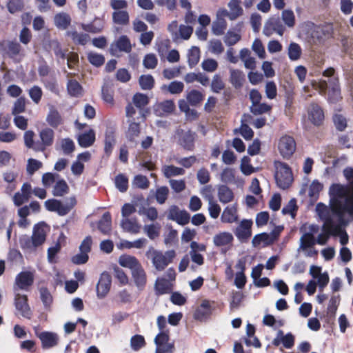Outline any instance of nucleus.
<instances>
[{
  "mask_svg": "<svg viewBox=\"0 0 353 353\" xmlns=\"http://www.w3.org/2000/svg\"><path fill=\"white\" fill-rule=\"evenodd\" d=\"M316 212L320 219L323 221V228L332 236H339L340 243L344 245L348 243L349 237L347 232L341 229L342 226L347 225L350 221L345 218V213L341 216L337 210L330 205L319 203L316 205Z\"/></svg>",
  "mask_w": 353,
  "mask_h": 353,
  "instance_id": "f257e3e1",
  "label": "nucleus"
},
{
  "mask_svg": "<svg viewBox=\"0 0 353 353\" xmlns=\"http://www.w3.org/2000/svg\"><path fill=\"white\" fill-rule=\"evenodd\" d=\"M329 205L341 216L347 214L353 220V184L352 188L341 184H332L329 189Z\"/></svg>",
  "mask_w": 353,
  "mask_h": 353,
  "instance_id": "f03ea898",
  "label": "nucleus"
},
{
  "mask_svg": "<svg viewBox=\"0 0 353 353\" xmlns=\"http://www.w3.org/2000/svg\"><path fill=\"white\" fill-rule=\"evenodd\" d=\"M329 205L341 216L347 214L353 220V184L352 188L341 184H332L329 189Z\"/></svg>",
  "mask_w": 353,
  "mask_h": 353,
  "instance_id": "7ed1b4c3",
  "label": "nucleus"
},
{
  "mask_svg": "<svg viewBox=\"0 0 353 353\" xmlns=\"http://www.w3.org/2000/svg\"><path fill=\"white\" fill-rule=\"evenodd\" d=\"M48 228L44 223L35 225L33 228L32 235H22L19 238L21 248L29 252L34 251L37 247L41 245L46 241Z\"/></svg>",
  "mask_w": 353,
  "mask_h": 353,
  "instance_id": "20e7f679",
  "label": "nucleus"
},
{
  "mask_svg": "<svg viewBox=\"0 0 353 353\" xmlns=\"http://www.w3.org/2000/svg\"><path fill=\"white\" fill-rule=\"evenodd\" d=\"M335 70L333 68H329L323 72V76L330 77L327 82L325 80H320L315 86V88L319 89L321 92L325 93L328 89V98L332 102L338 101L341 97V89L339 78L334 76Z\"/></svg>",
  "mask_w": 353,
  "mask_h": 353,
  "instance_id": "39448f33",
  "label": "nucleus"
},
{
  "mask_svg": "<svg viewBox=\"0 0 353 353\" xmlns=\"http://www.w3.org/2000/svg\"><path fill=\"white\" fill-rule=\"evenodd\" d=\"M145 256L152 261L157 270L163 271L172 261L176 253L174 250L163 252L150 247L146 252Z\"/></svg>",
  "mask_w": 353,
  "mask_h": 353,
  "instance_id": "423d86ee",
  "label": "nucleus"
},
{
  "mask_svg": "<svg viewBox=\"0 0 353 353\" xmlns=\"http://www.w3.org/2000/svg\"><path fill=\"white\" fill-rule=\"evenodd\" d=\"M275 179L277 185L285 190L288 188L293 181L292 174L290 167L284 163H276Z\"/></svg>",
  "mask_w": 353,
  "mask_h": 353,
  "instance_id": "0eeeda50",
  "label": "nucleus"
},
{
  "mask_svg": "<svg viewBox=\"0 0 353 353\" xmlns=\"http://www.w3.org/2000/svg\"><path fill=\"white\" fill-rule=\"evenodd\" d=\"M170 336L167 332H159L154 338L155 353H174V345L169 343Z\"/></svg>",
  "mask_w": 353,
  "mask_h": 353,
  "instance_id": "6e6552de",
  "label": "nucleus"
},
{
  "mask_svg": "<svg viewBox=\"0 0 353 353\" xmlns=\"http://www.w3.org/2000/svg\"><path fill=\"white\" fill-rule=\"evenodd\" d=\"M319 231V226L316 225H310L308 230L300 238V243L298 250L306 251L307 248L313 247L316 244L314 234Z\"/></svg>",
  "mask_w": 353,
  "mask_h": 353,
  "instance_id": "1a4fd4ad",
  "label": "nucleus"
},
{
  "mask_svg": "<svg viewBox=\"0 0 353 353\" xmlns=\"http://www.w3.org/2000/svg\"><path fill=\"white\" fill-rule=\"evenodd\" d=\"M278 149L283 158L289 159L296 150L294 139L290 136H283L279 141Z\"/></svg>",
  "mask_w": 353,
  "mask_h": 353,
  "instance_id": "9d476101",
  "label": "nucleus"
},
{
  "mask_svg": "<svg viewBox=\"0 0 353 353\" xmlns=\"http://www.w3.org/2000/svg\"><path fill=\"white\" fill-rule=\"evenodd\" d=\"M285 30L284 26L279 17H270L264 24L263 33L266 37H270L274 33L282 36Z\"/></svg>",
  "mask_w": 353,
  "mask_h": 353,
  "instance_id": "9b49d317",
  "label": "nucleus"
},
{
  "mask_svg": "<svg viewBox=\"0 0 353 353\" xmlns=\"http://www.w3.org/2000/svg\"><path fill=\"white\" fill-rule=\"evenodd\" d=\"M168 219L184 225L189 223L190 216L187 211L181 210L177 206L172 205L169 209Z\"/></svg>",
  "mask_w": 353,
  "mask_h": 353,
  "instance_id": "f8f14e48",
  "label": "nucleus"
},
{
  "mask_svg": "<svg viewBox=\"0 0 353 353\" xmlns=\"http://www.w3.org/2000/svg\"><path fill=\"white\" fill-rule=\"evenodd\" d=\"M177 135L179 137L178 143L184 149L192 150L196 134L190 130H178Z\"/></svg>",
  "mask_w": 353,
  "mask_h": 353,
  "instance_id": "ddd939ff",
  "label": "nucleus"
},
{
  "mask_svg": "<svg viewBox=\"0 0 353 353\" xmlns=\"http://www.w3.org/2000/svg\"><path fill=\"white\" fill-rule=\"evenodd\" d=\"M54 131L50 128H45L39 133L41 142H38L34 148V150L44 151L46 148L50 146L54 141Z\"/></svg>",
  "mask_w": 353,
  "mask_h": 353,
  "instance_id": "4468645a",
  "label": "nucleus"
},
{
  "mask_svg": "<svg viewBox=\"0 0 353 353\" xmlns=\"http://www.w3.org/2000/svg\"><path fill=\"white\" fill-rule=\"evenodd\" d=\"M111 285L110 275L104 272L101 274L99 280L97 285V295L99 299L104 298L110 291Z\"/></svg>",
  "mask_w": 353,
  "mask_h": 353,
  "instance_id": "2eb2a0df",
  "label": "nucleus"
},
{
  "mask_svg": "<svg viewBox=\"0 0 353 353\" xmlns=\"http://www.w3.org/2000/svg\"><path fill=\"white\" fill-rule=\"evenodd\" d=\"M34 274L30 271H23L15 278V285L20 290H27L34 282Z\"/></svg>",
  "mask_w": 353,
  "mask_h": 353,
  "instance_id": "dca6fc26",
  "label": "nucleus"
},
{
  "mask_svg": "<svg viewBox=\"0 0 353 353\" xmlns=\"http://www.w3.org/2000/svg\"><path fill=\"white\" fill-rule=\"evenodd\" d=\"M252 225L251 220H243L235 230L236 236L241 241L248 240L252 235Z\"/></svg>",
  "mask_w": 353,
  "mask_h": 353,
  "instance_id": "f3484780",
  "label": "nucleus"
},
{
  "mask_svg": "<svg viewBox=\"0 0 353 353\" xmlns=\"http://www.w3.org/2000/svg\"><path fill=\"white\" fill-rule=\"evenodd\" d=\"M14 305L17 310L26 318L30 319L31 316L30 308L28 304L26 295H21L19 293L15 294Z\"/></svg>",
  "mask_w": 353,
  "mask_h": 353,
  "instance_id": "a211bd4d",
  "label": "nucleus"
},
{
  "mask_svg": "<svg viewBox=\"0 0 353 353\" xmlns=\"http://www.w3.org/2000/svg\"><path fill=\"white\" fill-rule=\"evenodd\" d=\"M132 50L130 40L125 35H122L110 46V51L112 54L117 52H130Z\"/></svg>",
  "mask_w": 353,
  "mask_h": 353,
  "instance_id": "6ab92c4d",
  "label": "nucleus"
},
{
  "mask_svg": "<svg viewBox=\"0 0 353 353\" xmlns=\"http://www.w3.org/2000/svg\"><path fill=\"white\" fill-rule=\"evenodd\" d=\"M6 50L7 54L12 59L19 61L24 57L21 45L13 41L6 42Z\"/></svg>",
  "mask_w": 353,
  "mask_h": 353,
  "instance_id": "aec40b11",
  "label": "nucleus"
},
{
  "mask_svg": "<svg viewBox=\"0 0 353 353\" xmlns=\"http://www.w3.org/2000/svg\"><path fill=\"white\" fill-rule=\"evenodd\" d=\"M309 119L316 125H320L323 119L324 114L321 107L316 103H311L307 110Z\"/></svg>",
  "mask_w": 353,
  "mask_h": 353,
  "instance_id": "412c9836",
  "label": "nucleus"
},
{
  "mask_svg": "<svg viewBox=\"0 0 353 353\" xmlns=\"http://www.w3.org/2000/svg\"><path fill=\"white\" fill-rule=\"evenodd\" d=\"M41 341L42 347L45 349L51 348L57 345L59 336L56 333L43 332L38 334Z\"/></svg>",
  "mask_w": 353,
  "mask_h": 353,
  "instance_id": "4be33fe9",
  "label": "nucleus"
},
{
  "mask_svg": "<svg viewBox=\"0 0 353 353\" xmlns=\"http://www.w3.org/2000/svg\"><path fill=\"white\" fill-rule=\"evenodd\" d=\"M131 276L135 285L142 290L147 283L146 272L142 265H139L137 269L131 272Z\"/></svg>",
  "mask_w": 353,
  "mask_h": 353,
  "instance_id": "5701e85b",
  "label": "nucleus"
},
{
  "mask_svg": "<svg viewBox=\"0 0 353 353\" xmlns=\"http://www.w3.org/2000/svg\"><path fill=\"white\" fill-rule=\"evenodd\" d=\"M118 263L121 267L130 269L131 272L141 265L135 256L129 254L121 255L118 259Z\"/></svg>",
  "mask_w": 353,
  "mask_h": 353,
  "instance_id": "b1692460",
  "label": "nucleus"
},
{
  "mask_svg": "<svg viewBox=\"0 0 353 353\" xmlns=\"http://www.w3.org/2000/svg\"><path fill=\"white\" fill-rule=\"evenodd\" d=\"M175 109V105L172 100H166L157 103L154 107L155 114L159 117H163L172 113Z\"/></svg>",
  "mask_w": 353,
  "mask_h": 353,
  "instance_id": "393cba45",
  "label": "nucleus"
},
{
  "mask_svg": "<svg viewBox=\"0 0 353 353\" xmlns=\"http://www.w3.org/2000/svg\"><path fill=\"white\" fill-rule=\"evenodd\" d=\"M308 27V35H310L314 39L319 40L323 35L330 34V27H323L320 26H316L312 23L307 24Z\"/></svg>",
  "mask_w": 353,
  "mask_h": 353,
  "instance_id": "a878e982",
  "label": "nucleus"
},
{
  "mask_svg": "<svg viewBox=\"0 0 353 353\" xmlns=\"http://www.w3.org/2000/svg\"><path fill=\"white\" fill-rule=\"evenodd\" d=\"M239 219L236 204L227 206L223 211L221 220L223 223H232Z\"/></svg>",
  "mask_w": 353,
  "mask_h": 353,
  "instance_id": "bb28decb",
  "label": "nucleus"
},
{
  "mask_svg": "<svg viewBox=\"0 0 353 353\" xmlns=\"http://www.w3.org/2000/svg\"><path fill=\"white\" fill-rule=\"evenodd\" d=\"M219 200L222 203H228L233 201L234 193L232 190L225 185H220L217 188Z\"/></svg>",
  "mask_w": 353,
  "mask_h": 353,
  "instance_id": "cd10ccee",
  "label": "nucleus"
},
{
  "mask_svg": "<svg viewBox=\"0 0 353 353\" xmlns=\"http://www.w3.org/2000/svg\"><path fill=\"white\" fill-rule=\"evenodd\" d=\"M46 121L52 128H57L62 123V117L58 110L52 105L50 106Z\"/></svg>",
  "mask_w": 353,
  "mask_h": 353,
  "instance_id": "c85d7f7f",
  "label": "nucleus"
},
{
  "mask_svg": "<svg viewBox=\"0 0 353 353\" xmlns=\"http://www.w3.org/2000/svg\"><path fill=\"white\" fill-rule=\"evenodd\" d=\"M230 81L235 88H240L245 81V74L237 69H230Z\"/></svg>",
  "mask_w": 353,
  "mask_h": 353,
  "instance_id": "c756f323",
  "label": "nucleus"
},
{
  "mask_svg": "<svg viewBox=\"0 0 353 353\" xmlns=\"http://www.w3.org/2000/svg\"><path fill=\"white\" fill-rule=\"evenodd\" d=\"M239 58L243 62L245 68L250 70H254L256 68L255 58L251 56V52L248 48L241 50Z\"/></svg>",
  "mask_w": 353,
  "mask_h": 353,
  "instance_id": "7c9ffc66",
  "label": "nucleus"
},
{
  "mask_svg": "<svg viewBox=\"0 0 353 353\" xmlns=\"http://www.w3.org/2000/svg\"><path fill=\"white\" fill-rule=\"evenodd\" d=\"M121 225L125 231L132 234L139 233L141 229V225L136 219L123 218Z\"/></svg>",
  "mask_w": 353,
  "mask_h": 353,
  "instance_id": "2f4dec72",
  "label": "nucleus"
},
{
  "mask_svg": "<svg viewBox=\"0 0 353 353\" xmlns=\"http://www.w3.org/2000/svg\"><path fill=\"white\" fill-rule=\"evenodd\" d=\"M18 176V173L12 170H7L3 173V180L9 183V185L6 188V193L10 194L14 190H15L16 185V179Z\"/></svg>",
  "mask_w": 353,
  "mask_h": 353,
  "instance_id": "473e14b6",
  "label": "nucleus"
},
{
  "mask_svg": "<svg viewBox=\"0 0 353 353\" xmlns=\"http://www.w3.org/2000/svg\"><path fill=\"white\" fill-rule=\"evenodd\" d=\"M233 241V236L228 232H222L216 234L213 237V243L217 247L225 246Z\"/></svg>",
  "mask_w": 353,
  "mask_h": 353,
  "instance_id": "72a5a7b5",
  "label": "nucleus"
},
{
  "mask_svg": "<svg viewBox=\"0 0 353 353\" xmlns=\"http://www.w3.org/2000/svg\"><path fill=\"white\" fill-rule=\"evenodd\" d=\"M77 204V200L74 196H70L66 199L65 203L59 201V205L57 207L56 212L60 216L66 215Z\"/></svg>",
  "mask_w": 353,
  "mask_h": 353,
  "instance_id": "f704fd0d",
  "label": "nucleus"
},
{
  "mask_svg": "<svg viewBox=\"0 0 353 353\" xmlns=\"http://www.w3.org/2000/svg\"><path fill=\"white\" fill-rule=\"evenodd\" d=\"M82 29L91 33L101 32L104 28V21L99 18H95L94 20L88 24H82Z\"/></svg>",
  "mask_w": 353,
  "mask_h": 353,
  "instance_id": "c9c22d12",
  "label": "nucleus"
},
{
  "mask_svg": "<svg viewBox=\"0 0 353 353\" xmlns=\"http://www.w3.org/2000/svg\"><path fill=\"white\" fill-rule=\"evenodd\" d=\"M66 35L70 37L75 44L84 46L90 40V36L88 34L79 33L74 30L68 31Z\"/></svg>",
  "mask_w": 353,
  "mask_h": 353,
  "instance_id": "e433bc0d",
  "label": "nucleus"
},
{
  "mask_svg": "<svg viewBox=\"0 0 353 353\" xmlns=\"http://www.w3.org/2000/svg\"><path fill=\"white\" fill-rule=\"evenodd\" d=\"M112 21L115 24L126 26L130 22V15L127 10L114 11L112 12Z\"/></svg>",
  "mask_w": 353,
  "mask_h": 353,
  "instance_id": "4c0bfd02",
  "label": "nucleus"
},
{
  "mask_svg": "<svg viewBox=\"0 0 353 353\" xmlns=\"http://www.w3.org/2000/svg\"><path fill=\"white\" fill-rule=\"evenodd\" d=\"M95 141V133L93 130L80 134L78 137V143L83 148L90 147Z\"/></svg>",
  "mask_w": 353,
  "mask_h": 353,
  "instance_id": "58836bf2",
  "label": "nucleus"
},
{
  "mask_svg": "<svg viewBox=\"0 0 353 353\" xmlns=\"http://www.w3.org/2000/svg\"><path fill=\"white\" fill-rule=\"evenodd\" d=\"M228 6L230 9V19L234 20L243 14L240 0H230Z\"/></svg>",
  "mask_w": 353,
  "mask_h": 353,
  "instance_id": "ea45409f",
  "label": "nucleus"
},
{
  "mask_svg": "<svg viewBox=\"0 0 353 353\" xmlns=\"http://www.w3.org/2000/svg\"><path fill=\"white\" fill-rule=\"evenodd\" d=\"M54 21L58 28L65 30L70 24L71 19L67 13L60 12L54 16Z\"/></svg>",
  "mask_w": 353,
  "mask_h": 353,
  "instance_id": "a19ab883",
  "label": "nucleus"
},
{
  "mask_svg": "<svg viewBox=\"0 0 353 353\" xmlns=\"http://www.w3.org/2000/svg\"><path fill=\"white\" fill-rule=\"evenodd\" d=\"M114 144V132L112 130H107L105 134L104 151L108 157L111 154Z\"/></svg>",
  "mask_w": 353,
  "mask_h": 353,
  "instance_id": "79ce46f5",
  "label": "nucleus"
},
{
  "mask_svg": "<svg viewBox=\"0 0 353 353\" xmlns=\"http://www.w3.org/2000/svg\"><path fill=\"white\" fill-rule=\"evenodd\" d=\"M323 185L318 180H314L309 187L308 196L311 201H316L319 196L320 192L323 190Z\"/></svg>",
  "mask_w": 353,
  "mask_h": 353,
  "instance_id": "37998d69",
  "label": "nucleus"
},
{
  "mask_svg": "<svg viewBox=\"0 0 353 353\" xmlns=\"http://www.w3.org/2000/svg\"><path fill=\"white\" fill-rule=\"evenodd\" d=\"M210 313V304L207 300L201 302V305L197 307L194 313L196 319L201 320Z\"/></svg>",
  "mask_w": 353,
  "mask_h": 353,
  "instance_id": "c03bdc74",
  "label": "nucleus"
},
{
  "mask_svg": "<svg viewBox=\"0 0 353 353\" xmlns=\"http://www.w3.org/2000/svg\"><path fill=\"white\" fill-rule=\"evenodd\" d=\"M68 191L69 186L67 183L63 179H61L56 182L52 190V194L54 196H63L68 194Z\"/></svg>",
  "mask_w": 353,
  "mask_h": 353,
  "instance_id": "a18cd8bd",
  "label": "nucleus"
},
{
  "mask_svg": "<svg viewBox=\"0 0 353 353\" xmlns=\"http://www.w3.org/2000/svg\"><path fill=\"white\" fill-rule=\"evenodd\" d=\"M111 216L109 212H105L99 222V230L103 234H108L111 230Z\"/></svg>",
  "mask_w": 353,
  "mask_h": 353,
  "instance_id": "49530a36",
  "label": "nucleus"
},
{
  "mask_svg": "<svg viewBox=\"0 0 353 353\" xmlns=\"http://www.w3.org/2000/svg\"><path fill=\"white\" fill-rule=\"evenodd\" d=\"M302 54L301 46L294 42L290 43L288 48V54L291 61H296L300 59Z\"/></svg>",
  "mask_w": 353,
  "mask_h": 353,
  "instance_id": "de8ad7c7",
  "label": "nucleus"
},
{
  "mask_svg": "<svg viewBox=\"0 0 353 353\" xmlns=\"http://www.w3.org/2000/svg\"><path fill=\"white\" fill-rule=\"evenodd\" d=\"M162 172L163 175L166 178H170L172 176L183 175L185 173V170L181 168H178L174 165H164L162 168Z\"/></svg>",
  "mask_w": 353,
  "mask_h": 353,
  "instance_id": "09e8293b",
  "label": "nucleus"
},
{
  "mask_svg": "<svg viewBox=\"0 0 353 353\" xmlns=\"http://www.w3.org/2000/svg\"><path fill=\"white\" fill-rule=\"evenodd\" d=\"M138 213L140 215L145 216L151 221H154L158 218V211L154 207L141 206L139 208Z\"/></svg>",
  "mask_w": 353,
  "mask_h": 353,
  "instance_id": "8fccbe9b",
  "label": "nucleus"
},
{
  "mask_svg": "<svg viewBox=\"0 0 353 353\" xmlns=\"http://www.w3.org/2000/svg\"><path fill=\"white\" fill-rule=\"evenodd\" d=\"M227 28V23L225 19H216L212 23V32L216 36L223 34Z\"/></svg>",
  "mask_w": 353,
  "mask_h": 353,
  "instance_id": "3c124183",
  "label": "nucleus"
},
{
  "mask_svg": "<svg viewBox=\"0 0 353 353\" xmlns=\"http://www.w3.org/2000/svg\"><path fill=\"white\" fill-rule=\"evenodd\" d=\"M200 59V50L198 47H192L188 52V62L190 68L196 65Z\"/></svg>",
  "mask_w": 353,
  "mask_h": 353,
  "instance_id": "603ef678",
  "label": "nucleus"
},
{
  "mask_svg": "<svg viewBox=\"0 0 353 353\" xmlns=\"http://www.w3.org/2000/svg\"><path fill=\"white\" fill-rule=\"evenodd\" d=\"M141 133L140 125L139 123L130 121L126 133L127 138L133 141Z\"/></svg>",
  "mask_w": 353,
  "mask_h": 353,
  "instance_id": "864d4df0",
  "label": "nucleus"
},
{
  "mask_svg": "<svg viewBox=\"0 0 353 353\" xmlns=\"http://www.w3.org/2000/svg\"><path fill=\"white\" fill-rule=\"evenodd\" d=\"M154 287L158 294H166L170 290V284L165 279H158L155 282Z\"/></svg>",
  "mask_w": 353,
  "mask_h": 353,
  "instance_id": "5fc2aeb1",
  "label": "nucleus"
},
{
  "mask_svg": "<svg viewBox=\"0 0 353 353\" xmlns=\"http://www.w3.org/2000/svg\"><path fill=\"white\" fill-rule=\"evenodd\" d=\"M186 99L190 105H196L203 101V95L200 91L192 90L187 94Z\"/></svg>",
  "mask_w": 353,
  "mask_h": 353,
  "instance_id": "6e6d98bb",
  "label": "nucleus"
},
{
  "mask_svg": "<svg viewBox=\"0 0 353 353\" xmlns=\"http://www.w3.org/2000/svg\"><path fill=\"white\" fill-rule=\"evenodd\" d=\"M221 180L225 183L235 182V170L231 168H225L221 173Z\"/></svg>",
  "mask_w": 353,
  "mask_h": 353,
  "instance_id": "4d7b16f0",
  "label": "nucleus"
},
{
  "mask_svg": "<svg viewBox=\"0 0 353 353\" xmlns=\"http://www.w3.org/2000/svg\"><path fill=\"white\" fill-rule=\"evenodd\" d=\"M281 19L285 26L293 28L295 25V16L292 10H284L281 13Z\"/></svg>",
  "mask_w": 353,
  "mask_h": 353,
  "instance_id": "13d9d810",
  "label": "nucleus"
},
{
  "mask_svg": "<svg viewBox=\"0 0 353 353\" xmlns=\"http://www.w3.org/2000/svg\"><path fill=\"white\" fill-rule=\"evenodd\" d=\"M168 194V188L166 186H161L157 188L154 196L158 203L163 204L167 200Z\"/></svg>",
  "mask_w": 353,
  "mask_h": 353,
  "instance_id": "bf43d9fd",
  "label": "nucleus"
},
{
  "mask_svg": "<svg viewBox=\"0 0 353 353\" xmlns=\"http://www.w3.org/2000/svg\"><path fill=\"white\" fill-rule=\"evenodd\" d=\"M68 93L73 97H78L82 93V88L76 80H70L67 85Z\"/></svg>",
  "mask_w": 353,
  "mask_h": 353,
  "instance_id": "052dcab7",
  "label": "nucleus"
},
{
  "mask_svg": "<svg viewBox=\"0 0 353 353\" xmlns=\"http://www.w3.org/2000/svg\"><path fill=\"white\" fill-rule=\"evenodd\" d=\"M43 166L42 162L34 159H28L26 166V171L29 175H32L36 171L39 170Z\"/></svg>",
  "mask_w": 353,
  "mask_h": 353,
  "instance_id": "680f3d73",
  "label": "nucleus"
},
{
  "mask_svg": "<svg viewBox=\"0 0 353 353\" xmlns=\"http://www.w3.org/2000/svg\"><path fill=\"white\" fill-rule=\"evenodd\" d=\"M145 345V339L143 336L137 334L133 336L130 339V346L134 351L139 350Z\"/></svg>",
  "mask_w": 353,
  "mask_h": 353,
  "instance_id": "e2e57ef3",
  "label": "nucleus"
},
{
  "mask_svg": "<svg viewBox=\"0 0 353 353\" xmlns=\"http://www.w3.org/2000/svg\"><path fill=\"white\" fill-rule=\"evenodd\" d=\"M132 185L140 189H147L150 185V181L145 176L139 174L134 176Z\"/></svg>",
  "mask_w": 353,
  "mask_h": 353,
  "instance_id": "0e129e2a",
  "label": "nucleus"
},
{
  "mask_svg": "<svg viewBox=\"0 0 353 353\" xmlns=\"http://www.w3.org/2000/svg\"><path fill=\"white\" fill-rule=\"evenodd\" d=\"M88 59L91 64L97 67L102 65L105 61V58L102 54L93 52L88 54Z\"/></svg>",
  "mask_w": 353,
  "mask_h": 353,
  "instance_id": "69168bd1",
  "label": "nucleus"
},
{
  "mask_svg": "<svg viewBox=\"0 0 353 353\" xmlns=\"http://www.w3.org/2000/svg\"><path fill=\"white\" fill-rule=\"evenodd\" d=\"M298 209L296 205V201L295 199L290 200L288 203L282 209V213L283 214H290L292 218L296 216V212Z\"/></svg>",
  "mask_w": 353,
  "mask_h": 353,
  "instance_id": "338daca9",
  "label": "nucleus"
},
{
  "mask_svg": "<svg viewBox=\"0 0 353 353\" xmlns=\"http://www.w3.org/2000/svg\"><path fill=\"white\" fill-rule=\"evenodd\" d=\"M250 159L245 156L241 159L240 168L245 175H250L254 172V168L250 165Z\"/></svg>",
  "mask_w": 353,
  "mask_h": 353,
  "instance_id": "774afa93",
  "label": "nucleus"
}]
</instances>
